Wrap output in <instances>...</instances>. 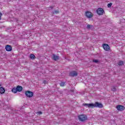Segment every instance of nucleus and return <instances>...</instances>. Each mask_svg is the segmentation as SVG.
<instances>
[{"label": "nucleus", "mask_w": 125, "mask_h": 125, "mask_svg": "<svg viewBox=\"0 0 125 125\" xmlns=\"http://www.w3.org/2000/svg\"><path fill=\"white\" fill-rule=\"evenodd\" d=\"M78 73L76 71H72L70 73L69 76L71 77H75V76H77Z\"/></svg>", "instance_id": "0eeeda50"}, {"label": "nucleus", "mask_w": 125, "mask_h": 125, "mask_svg": "<svg viewBox=\"0 0 125 125\" xmlns=\"http://www.w3.org/2000/svg\"><path fill=\"white\" fill-rule=\"evenodd\" d=\"M112 3H109L107 4V7H111V6H112Z\"/></svg>", "instance_id": "6ab92c4d"}, {"label": "nucleus", "mask_w": 125, "mask_h": 125, "mask_svg": "<svg viewBox=\"0 0 125 125\" xmlns=\"http://www.w3.org/2000/svg\"><path fill=\"white\" fill-rule=\"evenodd\" d=\"M53 59L54 60H58V59H59V56L54 55L53 56Z\"/></svg>", "instance_id": "f8f14e48"}, {"label": "nucleus", "mask_w": 125, "mask_h": 125, "mask_svg": "<svg viewBox=\"0 0 125 125\" xmlns=\"http://www.w3.org/2000/svg\"><path fill=\"white\" fill-rule=\"evenodd\" d=\"M112 90H113V91H115L116 90V89L114 88L113 89H112Z\"/></svg>", "instance_id": "bb28decb"}, {"label": "nucleus", "mask_w": 125, "mask_h": 125, "mask_svg": "<svg viewBox=\"0 0 125 125\" xmlns=\"http://www.w3.org/2000/svg\"><path fill=\"white\" fill-rule=\"evenodd\" d=\"M37 114H38V115H42V111H39L37 112Z\"/></svg>", "instance_id": "412c9836"}, {"label": "nucleus", "mask_w": 125, "mask_h": 125, "mask_svg": "<svg viewBox=\"0 0 125 125\" xmlns=\"http://www.w3.org/2000/svg\"><path fill=\"white\" fill-rule=\"evenodd\" d=\"M118 65L119 66H122V65H124V62L123 61L119 62L118 63Z\"/></svg>", "instance_id": "2eb2a0df"}, {"label": "nucleus", "mask_w": 125, "mask_h": 125, "mask_svg": "<svg viewBox=\"0 0 125 125\" xmlns=\"http://www.w3.org/2000/svg\"><path fill=\"white\" fill-rule=\"evenodd\" d=\"M91 27H92V25H89V24H88V25H87V29H90V28H91Z\"/></svg>", "instance_id": "a211bd4d"}, {"label": "nucleus", "mask_w": 125, "mask_h": 125, "mask_svg": "<svg viewBox=\"0 0 125 125\" xmlns=\"http://www.w3.org/2000/svg\"><path fill=\"white\" fill-rule=\"evenodd\" d=\"M84 106L86 107H88V108H95V107H98V108H102L103 105L102 104L99 103H95V104H83Z\"/></svg>", "instance_id": "f257e3e1"}, {"label": "nucleus", "mask_w": 125, "mask_h": 125, "mask_svg": "<svg viewBox=\"0 0 125 125\" xmlns=\"http://www.w3.org/2000/svg\"><path fill=\"white\" fill-rule=\"evenodd\" d=\"M97 13H98V15H103L104 10L101 8H99L97 10Z\"/></svg>", "instance_id": "7ed1b4c3"}, {"label": "nucleus", "mask_w": 125, "mask_h": 125, "mask_svg": "<svg viewBox=\"0 0 125 125\" xmlns=\"http://www.w3.org/2000/svg\"><path fill=\"white\" fill-rule=\"evenodd\" d=\"M5 49L7 51H11V50H12V48L11 46H10V45H7L5 47Z\"/></svg>", "instance_id": "6e6552de"}, {"label": "nucleus", "mask_w": 125, "mask_h": 125, "mask_svg": "<svg viewBox=\"0 0 125 125\" xmlns=\"http://www.w3.org/2000/svg\"><path fill=\"white\" fill-rule=\"evenodd\" d=\"M92 17L91 16H87V18H88V19H90V18H91Z\"/></svg>", "instance_id": "5701e85b"}, {"label": "nucleus", "mask_w": 125, "mask_h": 125, "mask_svg": "<svg viewBox=\"0 0 125 125\" xmlns=\"http://www.w3.org/2000/svg\"><path fill=\"white\" fill-rule=\"evenodd\" d=\"M23 89V88L21 86H18L17 87V90L19 92H20V91H22V90Z\"/></svg>", "instance_id": "9b49d317"}, {"label": "nucleus", "mask_w": 125, "mask_h": 125, "mask_svg": "<svg viewBox=\"0 0 125 125\" xmlns=\"http://www.w3.org/2000/svg\"><path fill=\"white\" fill-rule=\"evenodd\" d=\"M2 85V83H0V87H1V86Z\"/></svg>", "instance_id": "b1692460"}, {"label": "nucleus", "mask_w": 125, "mask_h": 125, "mask_svg": "<svg viewBox=\"0 0 125 125\" xmlns=\"http://www.w3.org/2000/svg\"><path fill=\"white\" fill-rule=\"evenodd\" d=\"M93 62L95 63H98V60H94Z\"/></svg>", "instance_id": "aec40b11"}, {"label": "nucleus", "mask_w": 125, "mask_h": 125, "mask_svg": "<svg viewBox=\"0 0 125 125\" xmlns=\"http://www.w3.org/2000/svg\"><path fill=\"white\" fill-rule=\"evenodd\" d=\"M85 16H93V15L92 13L89 11H86L85 12Z\"/></svg>", "instance_id": "1a4fd4ad"}, {"label": "nucleus", "mask_w": 125, "mask_h": 125, "mask_svg": "<svg viewBox=\"0 0 125 125\" xmlns=\"http://www.w3.org/2000/svg\"><path fill=\"white\" fill-rule=\"evenodd\" d=\"M4 92H5V90L4 89V88H3L2 87H0V93H1V94H2L4 93Z\"/></svg>", "instance_id": "9d476101"}, {"label": "nucleus", "mask_w": 125, "mask_h": 125, "mask_svg": "<svg viewBox=\"0 0 125 125\" xmlns=\"http://www.w3.org/2000/svg\"><path fill=\"white\" fill-rule=\"evenodd\" d=\"M116 108L117 109L118 111H124L125 110V106L121 105H118L116 106Z\"/></svg>", "instance_id": "39448f33"}, {"label": "nucleus", "mask_w": 125, "mask_h": 125, "mask_svg": "<svg viewBox=\"0 0 125 125\" xmlns=\"http://www.w3.org/2000/svg\"><path fill=\"white\" fill-rule=\"evenodd\" d=\"M12 92H14V93H16V92H17L18 91L17 90V88H13L12 89Z\"/></svg>", "instance_id": "ddd939ff"}, {"label": "nucleus", "mask_w": 125, "mask_h": 125, "mask_svg": "<svg viewBox=\"0 0 125 125\" xmlns=\"http://www.w3.org/2000/svg\"><path fill=\"white\" fill-rule=\"evenodd\" d=\"M2 14H1V13L0 12V16H2Z\"/></svg>", "instance_id": "393cba45"}, {"label": "nucleus", "mask_w": 125, "mask_h": 125, "mask_svg": "<svg viewBox=\"0 0 125 125\" xmlns=\"http://www.w3.org/2000/svg\"><path fill=\"white\" fill-rule=\"evenodd\" d=\"M30 58H31V59H35L36 56H35V55L34 54H31L30 55Z\"/></svg>", "instance_id": "4468645a"}, {"label": "nucleus", "mask_w": 125, "mask_h": 125, "mask_svg": "<svg viewBox=\"0 0 125 125\" xmlns=\"http://www.w3.org/2000/svg\"><path fill=\"white\" fill-rule=\"evenodd\" d=\"M43 83H46V81H43Z\"/></svg>", "instance_id": "a878e982"}, {"label": "nucleus", "mask_w": 125, "mask_h": 125, "mask_svg": "<svg viewBox=\"0 0 125 125\" xmlns=\"http://www.w3.org/2000/svg\"><path fill=\"white\" fill-rule=\"evenodd\" d=\"M103 47L104 50L108 51L110 50V46L108 45L107 44H104L103 45Z\"/></svg>", "instance_id": "423d86ee"}, {"label": "nucleus", "mask_w": 125, "mask_h": 125, "mask_svg": "<svg viewBox=\"0 0 125 125\" xmlns=\"http://www.w3.org/2000/svg\"><path fill=\"white\" fill-rule=\"evenodd\" d=\"M60 85H61V86H64V85H65V83H64V82H62V83H60Z\"/></svg>", "instance_id": "f3484780"}, {"label": "nucleus", "mask_w": 125, "mask_h": 125, "mask_svg": "<svg viewBox=\"0 0 125 125\" xmlns=\"http://www.w3.org/2000/svg\"><path fill=\"white\" fill-rule=\"evenodd\" d=\"M1 19V16H0V20Z\"/></svg>", "instance_id": "cd10ccee"}, {"label": "nucleus", "mask_w": 125, "mask_h": 125, "mask_svg": "<svg viewBox=\"0 0 125 125\" xmlns=\"http://www.w3.org/2000/svg\"><path fill=\"white\" fill-rule=\"evenodd\" d=\"M78 118L80 121H81V122H83L84 121L86 120L87 119V117L85 115H80Z\"/></svg>", "instance_id": "f03ea898"}, {"label": "nucleus", "mask_w": 125, "mask_h": 125, "mask_svg": "<svg viewBox=\"0 0 125 125\" xmlns=\"http://www.w3.org/2000/svg\"><path fill=\"white\" fill-rule=\"evenodd\" d=\"M59 11L58 10L55 11L53 12V14H58L59 13Z\"/></svg>", "instance_id": "dca6fc26"}, {"label": "nucleus", "mask_w": 125, "mask_h": 125, "mask_svg": "<svg viewBox=\"0 0 125 125\" xmlns=\"http://www.w3.org/2000/svg\"><path fill=\"white\" fill-rule=\"evenodd\" d=\"M53 8V7L52 6H50L49 7H48V9L50 10V9H52Z\"/></svg>", "instance_id": "4be33fe9"}, {"label": "nucleus", "mask_w": 125, "mask_h": 125, "mask_svg": "<svg viewBox=\"0 0 125 125\" xmlns=\"http://www.w3.org/2000/svg\"><path fill=\"white\" fill-rule=\"evenodd\" d=\"M25 95L27 97L31 98L33 97L34 93L30 91H26L25 92Z\"/></svg>", "instance_id": "20e7f679"}]
</instances>
